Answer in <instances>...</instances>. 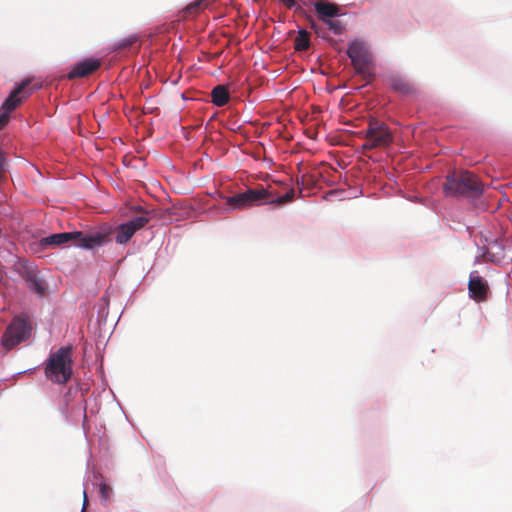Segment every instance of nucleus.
<instances>
[{"instance_id": "obj_1", "label": "nucleus", "mask_w": 512, "mask_h": 512, "mask_svg": "<svg viewBox=\"0 0 512 512\" xmlns=\"http://www.w3.org/2000/svg\"><path fill=\"white\" fill-rule=\"evenodd\" d=\"M295 192L289 189L283 196L275 197V193L263 187L259 189H247L243 193H238L234 196L221 198L226 200V207L222 209L223 212L228 213L232 210H241L247 207L271 203L283 205L293 200Z\"/></svg>"}, {"instance_id": "obj_2", "label": "nucleus", "mask_w": 512, "mask_h": 512, "mask_svg": "<svg viewBox=\"0 0 512 512\" xmlns=\"http://www.w3.org/2000/svg\"><path fill=\"white\" fill-rule=\"evenodd\" d=\"M110 231H93L84 233L82 231L63 232L52 234L42 238V246H60L66 243H73L77 247L84 249H93L99 247L108 241Z\"/></svg>"}, {"instance_id": "obj_3", "label": "nucleus", "mask_w": 512, "mask_h": 512, "mask_svg": "<svg viewBox=\"0 0 512 512\" xmlns=\"http://www.w3.org/2000/svg\"><path fill=\"white\" fill-rule=\"evenodd\" d=\"M72 364V347H61L49 355L44 368L45 376L53 383L65 384L72 376Z\"/></svg>"}, {"instance_id": "obj_4", "label": "nucleus", "mask_w": 512, "mask_h": 512, "mask_svg": "<svg viewBox=\"0 0 512 512\" xmlns=\"http://www.w3.org/2000/svg\"><path fill=\"white\" fill-rule=\"evenodd\" d=\"M443 189L449 196H477L483 193L484 186L475 174L469 171H454L446 177Z\"/></svg>"}, {"instance_id": "obj_5", "label": "nucleus", "mask_w": 512, "mask_h": 512, "mask_svg": "<svg viewBox=\"0 0 512 512\" xmlns=\"http://www.w3.org/2000/svg\"><path fill=\"white\" fill-rule=\"evenodd\" d=\"M356 135L365 140L361 146L363 151L385 149L392 144L394 139L388 125L375 118L369 119L367 128L359 131Z\"/></svg>"}, {"instance_id": "obj_6", "label": "nucleus", "mask_w": 512, "mask_h": 512, "mask_svg": "<svg viewBox=\"0 0 512 512\" xmlns=\"http://www.w3.org/2000/svg\"><path fill=\"white\" fill-rule=\"evenodd\" d=\"M30 334L31 325L28 317L24 314L15 316L3 334L2 345L7 350H10L28 339Z\"/></svg>"}, {"instance_id": "obj_7", "label": "nucleus", "mask_w": 512, "mask_h": 512, "mask_svg": "<svg viewBox=\"0 0 512 512\" xmlns=\"http://www.w3.org/2000/svg\"><path fill=\"white\" fill-rule=\"evenodd\" d=\"M314 9L317 13L318 19L323 22L330 31L335 35H341L345 27L339 20L334 19L335 17L341 16V8L327 0H317L313 3Z\"/></svg>"}, {"instance_id": "obj_8", "label": "nucleus", "mask_w": 512, "mask_h": 512, "mask_svg": "<svg viewBox=\"0 0 512 512\" xmlns=\"http://www.w3.org/2000/svg\"><path fill=\"white\" fill-rule=\"evenodd\" d=\"M347 54L351 59L352 65L358 74L364 76L365 79L369 76L367 73L369 54L365 44L361 41L355 40L348 45Z\"/></svg>"}, {"instance_id": "obj_9", "label": "nucleus", "mask_w": 512, "mask_h": 512, "mask_svg": "<svg viewBox=\"0 0 512 512\" xmlns=\"http://www.w3.org/2000/svg\"><path fill=\"white\" fill-rule=\"evenodd\" d=\"M149 212H145V214L135 217L129 220L126 223H123L116 227V237L115 241L118 244H126L133 237V235L144 228L150 221Z\"/></svg>"}, {"instance_id": "obj_10", "label": "nucleus", "mask_w": 512, "mask_h": 512, "mask_svg": "<svg viewBox=\"0 0 512 512\" xmlns=\"http://www.w3.org/2000/svg\"><path fill=\"white\" fill-rule=\"evenodd\" d=\"M30 80L26 79L21 82L9 95V97L4 101L2 105V109L10 113L14 109H16L26 98L29 97V95L32 93V91H35L41 87V85H36L31 89V91L27 92L25 89L29 86Z\"/></svg>"}, {"instance_id": "obj_11", "label": "nucleus", "mask_w": 512, "mask_h": 512, "mask_svg": "<svg viewBox=\"0 0 512 512\" xmlns=\"http://www.w3.org/2000/svg\"><path fill=\"white\" fill-rule=\"evenodd\" d=\"M22 278L27 283L29 289L37 294L39 297H44L47 293V284L41 279L36 270L32 268H26L21 273Z\"/></svg>"}, {"instance_id": "obj_12", "label": "nucleus", "mask_w": 512, "mask_h": 512, "mask_svg": "<svg viewBox=\"0 0 512 512\" xmlns=\"http://www.w3.org/2000/svg\"><path fill=\"white\" fill-rule=\"evenodd\" d=\"M100 67V61L97 59H86L74 65L68 73V79L82 78L92 74Z\"/></svg>"}, {"instance_id": "obj_13", "label": "nucleus", "mask_w": 512, "mask_h": 512, "mask_svg": "<svg viewBox=\"0 0 512 512\" xmlns=\"http://www.w3.org/2000/svg\"><path fill=\"white\" fill-rule=\"evenodd\" d=\"M469 295L477 302H482L486 299L488 293L487 283L479 276H471L468 283Z\"/></svg>"}, {"instance_id": "obj_14", "label": "nucleus", "mask_w": 512, "mask_h": 512, "mask_svg": "<svg viewBox=\"0 0 512 512\" xmlns=\"http://www.w3.org/2000/svg\"><path fill=\"white\" fill-rule=\"evenodd\" d=\"M211 98L214 105L222 107L228 103L230 96L225 86L218 85L212 89Z\"/></svg>"}, {"instance_id": "obj_15", "label": "nucleus", "mask_w": 512, "mask_h": 512, "mask_svg": "<svg viewBox=\"0 0 512 512\" xmlns=\"http://www.w3.org/2000/svg\"><path fill=\"white\" fill-rule=\"evenodd\" d=\"M389 83L393 90L402 94H410L413 91V88L409 82L402 77L392 76L389 80Z\"/></svg>"}, {"instance_id": "obj_16", "label": "nucleus", "mask_w": 512, "mask_h": 512, "mask_svg": "<svg viewBox=\"0 0 512 512\" xmlns=\"http://www.w3.org/2000/svg\"><path fill=\"white\" fill-rule=\"evenodd\" d=\"M310 47V34L306 30H300L294 39V49L305 51Z\"/></svg>"}, {"instance_id": "obj_17", "label": "nucleus", "mask_w": 512, "mask_h": 512, "mask_svg": "<svg viewBox=\"0 0 512 512\" xmlns=\"http://www.w3.org/2000/svg\"><path fill=\"white\" fill-rule=\"evenodd\" d=\"M99 494L101 497V500L106 503L110 501L112 496V488L106 484L105 482H101L99 485Z\"/></svg>"}, {"instance_id": "obj_18", "label": "nucleus", "mask_w": 512, "mask_h": 512, "mask_svg": "<svg viewBox=\"0 0 512 512\" xmlns=\"http://www.w3.org/2000/svg\"><path fill=\"white\" fill-rule=\"evenodd\" d=\"M137 38L134 35L128 36L115 44V50H122L130 47L136 42Z\"/></svg>"}, {"instance_id": "obj_19", "label": "nucleus", "mask_w": 512, "mask_h": 512, "mask_svg": "<svg viewBox=\"0 0 512 512\" xmlns=\"http://www.w3.org/2000/svg\"><path fill=\"white\" fill-rule=\"evenodd\" d=\"M9 121V113L3 111V113L0 114V130L4 128V126Z\"/></svg>"}, {"instance_id": "obj_20", "label": "nucleus", "mask_w": 512, "mask_h": 512, "mask_svg": "<svg viewBox=\"0 0 512 512\" xmlns=\"http://www.w3.org/2000/svg\"><path fill=\"white\" fill-rule=\"evenodd\" d=\"M284 6L288 9H291L296 6L295 0H279Z\"/></svg>"}, {"instance_id": "obj_21", "label": "nucleus", "mask_w": 512, "mask_h": 512, "mask_svg": "<svg viewBox=\"0 0 512 512\" xmlns=\"http://www.w3.org/2000/svg\"><path fill=\"white\" fill-rule=\"evenodd\" d=\"M87 506H88V498H87L86 491H84V493H83V506H82L81 512H86Z\"/></svg>"}, {"instance_id": "obj_22", "label": "nucleus", "mask_w": 512, "mask_h": 512, "mask_svg": "<svg viewBox=\"0 0 512 512\" xmlns=\"http://www.w3.org/2000/svg\"><path fill=\"white\" fill-rule=\"evenodd\" d=\"M311 27L317 32V26L314 22H312Z\"/></svg>"}, {"instance_id": "obj_23", "label": "nucleus", "mask_w": 512, "mask_h": 512, "mask_svg": "<svg viewBox=\"0 0 512 512\" xmlns=\"http://www.w3.org/2000/svg\"><path fill=\"white\" fill-rule=\"evenodd\" d=\"M135 209H136L137 211H138V210H139V211H141V210H142V208H141V207H136Z\"/></svg>"}]
</instances>
